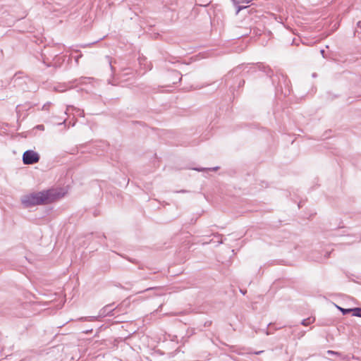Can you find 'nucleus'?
<instances>
[{
  "label": "nucleus",
  "instance_id": "obj_1",
  "mask_svg": "<svg viewBox=\"0 0 361 361\" xmlns=\"http://www.w3.org/2000/svg\"><path fill=\"white\" fill-rule=\"evenodd\" d=\"M63 195L56 189H48L37 192H32L22 197L23 205L27 208L36 205H44L54 202Z\"/></svg>",
  "mask_w": 361,
  "mask_h": 361
},
{
  "label": "nucleus",
  "instance_id": "obj_2",
  "mask_svg": "<svg viewBox=\"0 0 361 361\" xmlns=\"http://www.w3.org/2000/svg\"><path fill=\"white\" fill-rule=\"evenodd\" d=\"M250 69L253 70V72L257 70L264 72L267 76L271 78L272 83L276 86L277 90L283 91V87L288 88L289 87V80L287 78V76L281 71H277L276 74L273 75V71L269 66H266L263 63H259L252 65Z\"/></svg>",
  "mask_w": 361,
  "mask_h": 361
},
{
  "label": "nucleus",
  "instance_id": "obj_3",
  "mask_svg": "<svg viewBox=\"0 0 361 361\" xmlns=\"http://www.w3.org/2000/svg\"><path fill=\"white\" fill-rule=\"evenodd\" d=\"M118 312V307H114V303L109 304L102 307L99 312L97 317H80L79 320L80 321H95L98 317H105L107 316L113 317Z\"/></svg>",
  "mask_w": 361,
  "mask_h": 361
},
{
  "label": "nucleus",
  "instance_id": "obj_4",
  "mask_svg": "<svg viewBox=\"0 0 361 361\" xmlns=\"http://www.w3.org/2000/svg\"><path fill=\"white\" fill-rule=\"evenodd\" d=\"M39 154L32 150H26L23 154V162L25 165H32L37 163L39 161Z\"/></svg>",
  "mask_w": 361,
  "mask_h": 361
},
{
  "label": "nucleus",
  "instance_id": "obj_5",
  "mask_svg": "<svg viewBox=\"0 0 361 361\" xmlns=\"http://www.w3.org/2000/svg\"><path fill=\"white\" fill-rule=\"evenodd\" d=\"M241 68L240 67H237L236 68H235L234 70H233L232 71L229 72L226 76H225V82H226V84L227 86H229V88L231 90H235V87L232 85V84H230V80L232 79L233 78V75L235 73H238V70L240 69Z\"/></svg>",
  "mask_w": 361,
  "mask_h": 361
},
{
  "label": "nucleus",
  "instance_id": "obj_6",
  "mask_svg": "<svg viewBox=\"0 0 361 361\" xmlns=\"http://www.w3.org/2000/svg\"><path fill=\"white\" fill-rule=\"evenodd\" d=\"M353 316L361 317V307L352 308Z\"/></svg>",
  "mask_w": 361,
  "mask_h": 361
},
{
  "label": "nucleus",
  "instance_id": "obj_7",
  "mask_svg": "<svg viewBox=\"0 0 361 361\" xmlns=\"http://www.w3.org/2000/svg\"><path fill=\"white\" fill-rule=\"evenodd\" d=\"M234 4V6L236 7V12L235 13L238 14L241 10L246 8L247 6H238V1L237 0H231Z\"/></svg>",
  "mask_w": 361,
  "mask_h": 361
},
{
  "label": "nucleus",
  "instance_id": "obj_8",
  "mask_svg": "<svg viewBox=\"0 0 361 361\" xmlns=\"http://www.w3.org/2000/svg\"><path fill=\"white\" fill-rule=\"evenodd\" d=\"M337 308L342 312V314L343 315H345L350 312H352V308H349V309H345V308H343V307H338V306H336Z\"/></svg>",
  "mask_w": 361,
  "mask_h": 361
},
{
  "label": "nucleus",
  "instance_id": "obj_9",
  "mask_svg": "<svg viewBox=\"0 0 361 361\" xmlns=\"http://www.w3.org/2000/svg\"><path fill=\"white\" fill-rule=\"evenodd\" d=\"M313 322H314V319H312L311 318H307V319H302L301 322V324L303 326H308Z\"/></svg>",
  "mask_w": 361,
  "mask_h": 361
},
{
  "label": "nucleus",
  "instance_id": "obj_10",
  "mask_svg": "<svg viewBox=\"0 0 361 361\" xmlns=\"http://www.w3.org/2000/svg\"><path fill=\"white\" fill-rule=\"evenodd\" d=\"M20 80H22L20 77H18L16 75H15L11 79V82H13V85L16 86V85H18V81Z\"/></svg>",
  "mask_w": 361,
  "mask_h": 361
},
{
  "label": "nucleus",
  "instance_id": "obj_11",
  "mask_svg": "<svg viewBox=\"0 0 361 361\" xmlns=\"http://www.w3.org/2000/svg\"><path fill=\"white\" fill-rule=\"evenodd\" d=\"M236 82H238V87H240L241 86H243L245 84V80L240 78L237 77L235 78Z\"/></svg>",
  "mask_w": 361,
  "mask_h": 361
},
{
  "label": "nucleus",
  "instance_id": "obj_12",
  "mask_svg": "<svg viewBox=\"0 0 361 361\" xmlns=\"http://www.w3.org/2000/svg\"><path fill=\"white\" fill-rule=\"evenodd\" d=\"M326 353H327L328 355H338V356H340V357H341V356H342V355H341V354L340 353L336 352V351H334V350H327V351H326Z\"/></svg>",
  "mask_w": 361,
  "mask_h": 361
},
{
  "label": "nucleus",
  "instance_id": "obj_13",
  "mask_svg": "<svg viewBox=\"0 0 361 361\" xmlns=\"http://www.w3.org/2000/svg\"><path fill=\"white\" fill-rule=\"evenodd\" d=\"M51 105V102H47L46 104H44L42 106V110L43 111H49L50 106Z\"/></svg>",
  "mask_w": 361,
  "mask_h": 361
},
{
  "label": "nucleus",
  "instance_id": "obj_14",
  "mask_svg": "<svg viewBox=\"0 0 361 361\" xmlns=\"http://www.w3.org/2000/svg\"><path fill=\"white\" fill-rule=\"evenodd\" d=\"M106 59H107L108 63H109V66H110V68H111V71H114V66H112V60H111V58L107 56H106Z\"/></svg>",
  "mask_w": 361,
  "mask_h": 361
},
{
  "label": "nucleus",
  "instance_id": "obj_15",
  "mask_svg": "<svg viewBox=\"0 0 361 361\" xmlns=\"http://www.w3.org/2000/svg\"><path fill=\"white\" fill-rule=\"evenodd\" d=\"M90 79H91V78H88V80H90ZM87 80V78H80V79L76 80L75 81H76V82H78V83H80V84H82V83H85V80Z\"/></svg>",
  "mask_w": 361,
  "mask_h": 361
},
{
  "label": "nucleus",
  "instance_id": "obj_16",
  "mask_svg": "<svg viewBox=\"0 0 361 361\" xmlns=\"http://www.w3.org/2000/svg\"><path fill=\"white\" fill-rule=\"evenodd\" d=\"M59 87H60V86L56 87V90L58 91H60V92H63V91L66 90L67 89L71 88V87L69 86L68 85H66L65 88H63V89H59Z\"/></svg>",
  "mask_w": 361,
  "mask_h": 361
},
{
  "label": "nucleus",
  "instance_id": "obj_17",
  "mask_svg": "<svg viewBox=\"0 0 361 361\" xmlns=\"http://www.w3.org/2000/svg\"><path fill=\"white\" fill-rule=\"evenodd\" d=\"M6 86L3 80H0V90L4 88Z\"/></svg>",
  "mask_w": 361,
  "mask_h": 361
},
{
  "label": "nucleus",
  "instance_id": "obj_18",
  "mask_svg": "<svg viewBox=\"0 0 361 361\" xmlns=\"http://www.w3.org/2000/svg\"><path fill=\"white\" fill-rule=\"evenodd\" d=\"M35 128L40 130H44V126L43 125H37Z\"/></svg>",
  "mask_w": 361,
  "mask_h": 361
},
{
  "label": "nucleus",
  "instance_id": "obj_19",
  "mask_svg": "<svg viewBox=\"0 0 361 361\" xmlns=\"http://www.w3.org/2000/svg\"><path fill=\"white\" fill-rule=\"evenodd\" d=\"M355 241H360V237H356V240H353V241H347V242H345V243H348V244H350V243H353V242H355Z\"/></svg>",
  "mask_w": 361,
  "mask_h": 361
},
{
  "label": "nucleus",
  "instance_id": "obj_20",
  "mask_svg": "<svg viewBox=\"0 0 361 361\" xmlns=\"http://www.w3.org/2000/svg\"><path fill=\"white\" fill-rule=\"evenodd\" d=\"M194 170H196L197 171H204V169H200V168H195Z\"/></svg>",
  "mask_w": 361,
  "mask_h": 361
},
{
  "label": "nucleus",
  "instance_id": "obj_21",
  "mask_svg": "<svg viewBox=\"0 0 361 361\" xmlns=\"http://www.w3.org/2000/svg\"><path fill=\"white\" fill-rule=\"evenodd\" d=\"M212 324L211 322H206L204 324V326H209Z\"/></svg>",
  "mask_w": 361,
  "mask_h": 361
},
{
  "label": "nucleus",
  "instance_id": "obj_22",
  "mask_svg": "<svg viewBox=\"0 0 361 361\" xmlns=\"http://www.w3.org/2000/svg\"><path fill=\"white\" fill-rule=\"evenodd\" d=\"M263 352H264L263 350H260V351L255 352L254 353H255V355H259V354L262 353Z\"/></svg>",
  "mask_w": 361,
  "mask_h": 361
},
{
  "label": "nucleus",
  "instance_id": "obj_23",
  "mask_svg": "<svg viewBox=\"0 0 361 361\" xmlns=\"http://www.w3.org/2000/svg\"><path fill=\"white\" fill-rule=\"evenodd\" d=\"M357 28L360 27L361 28V21H358L357 23Z\"/></svg>",
  "mask_w": 361,
  "mask_h": 361
},
{
  "label": "nucleus",
  "instance_id": "obj_24",
  "mask_svg": "<svg viewBox=\"0 0 361 361\" xmlns=\"http://www.w3.org/2000/svg\"><path fill=\"white\" fill-rule=\"evenodd\" d=\"M218 169H219V167H218V166H216V167H214V168L209 169V170H212V171H216Z\"/></svg>",
  "mask_w": 361,
  "mask_h": 361
},
{
  "label": "nucleus",
  "instance_id": "obj_25",
  "mask_svg": "<svg viewBox=\"0 0 361 361\" xmlns=\"http://www.w3.org/2000/svg\"><path fill=\"white\" fill-rule=\"evenodd\" d=\"M320 52H321L322 55L323 56V57H325V56H324L325 51H324V49H322V50L320 51Z\"/></svg>",
  "mask_w": 361,
  "mask_h": 361
},
{
  "label": "nucleus",
  "instance_id": "obj_26",
  "mask_svg": "<svg viewBox=\"0 0 361 361\" xmlns=\"http://www.w3.org/2000/svg\"><path fill=\"white\" fill-rule=\"evenodd\" d=\"M177 76H179L180 75V73L177 71H174L173 72Z\"/></svg>",
  "mask_w": 361,
  "mask_h": 361
},
{
  "label": "nucleus",
  "instance_id": "obj_27",
  "mask_svg": "<svg viewBox=\"0 0 361 361\" xmlns=\"http://www.w3.org/2000/svg\"><path fill=\"white\" fill-rule=\"evenodd\" d=\"M66 119H64L61 123H59V124L61 125V124H63V123H66Z\"/></svg>",
  "mask_w": 361,
  "mask_h": 361
},
{
  "label": "nucleus",
  "instance_id": "obj_28",
  "mask_svg": "<svg viewBox=\"0 0 361 361\" xmlns=\"http://www.w3.org/2000/svg\"><path fill=\"white\" fill-rule=\"evenodd\" d=\"M240 292H241L243 295H245V293H246V290H240Z\"/></svg>",
  "mask_w": 361,
  "mask_h": 361
},
{
  "label": "nucleus",
  "instance_id": "obj_29",
  "mask_svg": "<svg viewBox=\"0 0 361 361\" xmlns=\"http://www.w3.org/2000/svg\"><path fill=\"white\" fill-rule=\"evenodd\" d=\"M347 359L346 356H342V360H345Z\"/></svg>",
  "mask_w": 361,
  "mask_h": 361
},
{
  "label": "nucleus",
  "instance_id": "obj_30",
  "mask_svg": "<svg viewBox=\"0 0 361 361\" xmlns=\"http://www.w3.org/2000/svg\"><path fill=\"white\" fill-rule=\"evenodd\" d=\"M312 77H316V73H313Z\"/></svg>",
  "mask_w": 361,
  "mask_h": 361
}]
</instances>
